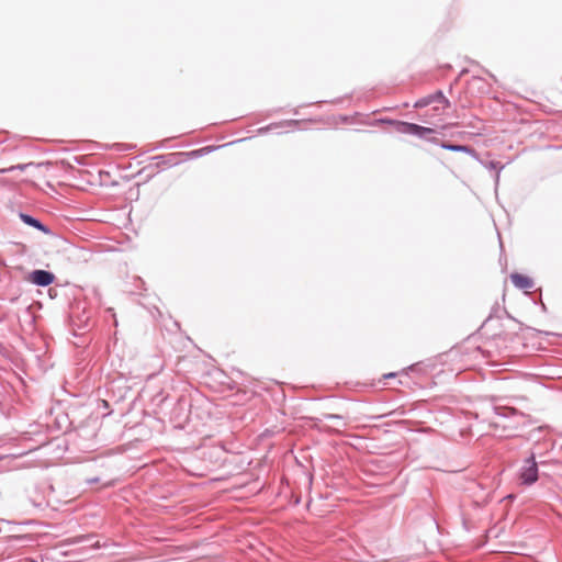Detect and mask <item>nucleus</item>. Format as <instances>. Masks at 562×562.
<instances>
[{
	"label": "nucleus",
	"instance_id": "obj_2",
	"mask_svg": "<svg viewBox=\"0 0 562 562\" xmlns=\"http://www.w3.org/2000/svg\"><path fill=\"white\" fill-rule=\"evenodd\" d=\"M480 331L493 338L501 337L505 330L499 317H488L481 326Z\"/></svg>",
	"mask_w": 562,
	"mask_h": 562
},
{
	"label": "nucleus",
	"instance_id": "obj_5",
	"mask_svg": "<svg viewBox=\"0 0 562 562\" xmlns=\"http://www.w3.org/2000/svg\"><path fill=\"white\" fill-rule=\"evenodd\" d=\"M29 280L36 285L47 286L54 282L55 276L45 270H35L31 273Z\"/></svg>",
	"mask_w": 562,
	"mask_h": 562
},
{
	"label": "nucleus",
	"instance_id": "obj_3",
	"mask_svg": "<svg viewBox=\"0 0 562 562\" xmlns=\"http://www.w3.org/2000/svg\"><path fill=\"white\" fill-rule=\"evenodd\" d=\"M401 126L400 131L407 134H413L418 137H425L428 134L434 133V130L430 127L420 126L414 123L400 122Z\"/></svg>",
	"mask_w": 562,
	"mask_h": 562
},
{
	"label": "nucleus",
	"instance_id": "obj_8",
	"mask_svg": "<svg viewBox=\"0 0 562 562\" xmlns=\"http://www.w3.org/2000/svg\"><path fill=\"white\" fill-rule=\"evenodd\" d=\"M21 216L26 224H30L36 228H43L42 224L37 220L31 217L30 215L22 214Z\"/></svg>",
	"mask_w": 562,
	"mask_h": 562
},
{
	"label": "nucleus",
	"instance_id": "obj_10",
	"mask_svg": "<svg viewBox=\"0 0 562 562\" xmlns=\"http://www.w3.org/2000/svg\"><path fill=\"white\" fill-rule=\"evenodd\" d=\"M396 374L391 372V373H386L383 375L384 379H390V378H394Z\"/></svg>",
	"mask_w": 562,
	"mask_h": 562
},
{
	"label": "nucleus",
	"instance_id": "obj_6",
	"mask_svg": "<svg viewBox=\"0 0 562 562\" xmlns=\"http://www.w3.org/2000/svg\"><path fill=\"white\" fill-rule=\"evenodd\" d=\"M513 283L519 289H530L532 280L524 274L514 273L510 276Z\"/></svg>",
	"mask_w": 562,
	"mask_h": 562
},
{
	"label": "nucleus",
	"instance_id": "obj_4",
	"mask_svg": "<svg viewBox=\"0 0 562 562\" xmlns=\"http://www.w3.org/2000/svg\"><path fill=\"white\" fill-rule=\"evenodd\" d=\"M431 103H440L441 110H447L450 106L449 100L439 91L434 95L424 98L415 103V108H424Z\"/></svg>",
	"mask_w": 562,
	"mask_h": 562
},
{
	"label": "nucleus",
	"instance_id": "obj_1",
	"mask_svg": "<svg viewBox=\"0 0 562 562\" xmlns=\"http://www.w3.org/2000/svg\"><path fill=\"white\" fill-rule=\"evenodd\" d=\"M519 480L521 484L531 485L538 480V465L535 456L531 454L525 460V463L519 472Z\"/></svg>",
	"mask_w": 562,
	"mask_h": 562
},
{
	"label": "nucleus",
	"instance_id": "obj_7",
	"mask_svg": "<svg viewBox=\"0 0 562 562\" xmlns=\"http://www.w3.org/2000/svg\"><path fill=\"white\" fill-rule=\"evenodd\" d=\"M441 147L445 149L451 150V151H462V153L471 151V149L469 147L463 146V145H452V144L442 143Z\"/></svg>",
	"mask_w": 562,
	"mask_h": 562
},
{
	"label": "nucleus",
	"instance_id": "obj_9",
	"mask_svg": "<svg viewBox=\"0 0 562 562\" xmlns=\"http://www.w3.org/2000/svg\"><path fill=\"white\" fill-rule=\"evenodd\" d=\"M435 111L437 112H443L445 110H441V104L440 103H437V105L434 108Z\"/></svg>",
	"mask_w": 562,
	"mask_h": 562
},
{
	"label": "nucleus",
	"instance_id": "obj_11",
	"mask_svg": "<svg viewBox=\"0 0 562 562\" xmlns=\"http://www.w3.org/2000/svg\"><path fill=\"white\" fill-rule=\"evenodd\" d=\"M14 168H15V167H10L9 169H2V170H0V172H4V171H7V170H13Z\"/></svg>",
	"mask_w": 562,
	"mask_h": 562
}]
</instances>
